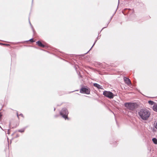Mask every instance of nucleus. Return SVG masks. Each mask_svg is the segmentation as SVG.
I'll list each match as a JSON object with an SVG mask.
<instances>
[{"label":"nucleus","instance_id":"1","mask_svg":"<svg viewBox=\"0 0 157 157\" xmlns=\"http://www.w3.org/2000/svg\"><path fill=\"white\" fill-rule=\"evenodd\" d=\"M138 114L140 118H149L150 112L147 109H141L138 112Z\"/></svg>","mask_w":157,"mask_h":157},{"label":"nucleus","instance_id":"2","mask_svg":"<svg viewBox=\"0 0 157 157\" xmlns=\"http://www.w3.org/2000/svg\"><path fill=\"white\" fill-rule=\"evenodd\" d=\"M124 105L127 109L131 111L134 110L137 108L138 106L137 104L134 102H126Z\"/></svg>","mask_w":157,"mask_h":157},{"label":"nucleus","instance_id":"3","mask_svg":"<svg viewBox=\"0 0 157 157\" xmlns=\"http://www.w3.org/2000/svg\"><path fill=\"white\" fill-rule=\"evenodd\" d=\"M68 112L66 108H64L62 109L60 112V114L63 118H68Z\"/></svg>","mask_w":157,"mask_h":157},{"label":"nucleus","instance_id":"4","mask_svg":"<svg viewBox=\"0 0 157 157\" xmlns=\"http://www.w3.org/2000/svg\"><path fill=\"white\" fill-rule=\"evenodd\" d=\"M90 89L87 87H82L80 90V92L82 94H90Z\"/></svg>","mask_w":157,"mask_h":157},{"label":"nucleus","instance_id":"5","mask_svg":"<svg viewBox=\"0 0 157 157\" xmlns=\"http://www.w3.org/2000/svg\"><path fill=\"white\" fill-rule=\"evenodd\" d=\"M103 94L110 99L113 98L114 96L112 92L106 91H104L103 92Z\"/></svg>","mask_w":157,"mask_h":157},{"label":"nucleus","instance_id":"6","mask_svg":"<svg viewBox=\"0 0 157 157\" xmlns=\"http://www.w3.org/2000/svg\"><path fill=\"white\" fill-rule=\"evenodd\" d=\"M18 125V122L13 121H10L9 123V126L12 128H15Z\"/></svg>","mask_w":157,"mask_h":157},{"label":"nucleus","instance_id":"7","mask_svg":"<svg viewBox=\"0 0 157 157\" xmlns=\"http://www.w3.org/2000/svg\"><path fill=\"white\" fill-rule=\"evenodd\" d=\"M124 79L125 83L128 85H129L131 84V82L129 79L126 77H124Z\"/></svg>","mask_w":157,"mask_h":157},{"label":"nucleus","instance_id":"8","mask_svg":"<svg viewBox=\"0 0 157 157\" xmlns=\"http://www.w3.org/2000/svg\"><path fill=\"white\" fill-rule=\"evenodd\" d=\"M36 43L39 46L44 48L45 47V45L42 44L41 42L40 41H38L36 42Z\"/></svg>","mask_w":157,"mask_h":157},{"label":"nucleus","instance_id":"9","mask_svg":"<svg viewBox=\"0 0 157 157\" xmlns=\"http://www.w3.org/2000/svg\"><path fill=\"white\" fill-rule=\"evenodd\" d=\"M93 86H94L96 87L97 88H98V89H102V86H101L100 85L98 84V83H94V84Z\"/></svg>","mask_w":157,"mask_h":157},{"label":"nucleus","instance_id":"10","mask_svg":"<svg viewBox=\"0 0 157 157\" xmlns=\"http://www.w3.org/2000/svg\"><path fill=\"white\" fill-rule=\"evenodd\" d=\"M153 109L155 111L157 112V104H155L153 106Z\"/></svg>","mask_w":157,"mask_h":157},{"label":"nucleus","instance_id":"11","mask_svg":"<svg viewBox=\"0 0 157 157\" xmlns=\"http://www.w3.org/2000/svg\"><path fill=\"white\" fill-rule=\"evenodd\" d=\"M152 141L155 144H157V139L155 138H153L152 139Z\"/></svg>","mask_w":157,"mask_h":157},{"label":"nucleus","instance_id":"12","mask_svg":"<svg viewBox=\"0 0 157 157\" xmlns=\"http://www.w3.org/2000/svg\"><path fill=\"white\" fill-rule=\"evenodd\" d=\"M148 103H149V104L151 105H154V104H156L155 102H154V101H151V100H150V101H148Z\"/></svg>","mask_w":157,"mask_h":157},{"label":"nucleus","instance_id":"13","mask_svg":"<svg viewBox=\"0 0 157 157\" xmlns=\"http://www.w3.org/2000/svg\"><path fill=\"white\" fill-rule=\"evenodd\" d=\"M25 129V128H22L20 130H18V132H24Z\"/></svg>","mask_w":157,"mask_h":157},{"label":"nucleus","instance_id":"14","mask_svg":"<svg viewBox=\"0 0 157 157\" xmlns=\"http://www.w3.org/2000/svg\"><path fill=\"white\" fill-rule=\"evenodd\" d=\"M29 24H30V25H31V27L32 28V29H33V31L34 32V29H33V26H32V24H31V22H30V20H29Z\"/></svg>","mask_w":157,"mask_h":157},{"label":"nucleus","instance_id":"15","mask_svg":"<svg viewBox=\"0 0 157 157\" xmlns=\"http://www.w3.org/2000/svg\"><path fill=\"white\" fill-rule=\"evenodd\" d=\"M148 118H141L142 120L141 121H145L147 120Z\"/></svg>","mask_w":157,"mask_h":157},{"label":"nucleus","instance_id":"16","mask_svg":"<svg viewBox=\"0 0 157 157\" xmlns=\"http://www.w3.org/2000/svg\"><path fill=\"white\" fill-rule=\"evenodd\" d=\"M97 41V40H96L94 43V44H93V45H92V47H91V48L90 49V50L93 47V46L94 45V44H95L96 42V41Z\"/></svg>","mask_w":157,"mask_h":157},{"label":"nucleus","instance_id":"17","mask_svg":"<svg viewBox=\"0 0 157 157\" xmlns=\"http://www.w3.org/2000/svg\"><path fill=\"white\" fill-rule=\"evenodd\" d=\"M0 44H2V45H6V46H8V45H9V44H3L1 43H0Z\"/></svg>","mask_w":157,"mask_h":157},{"label":"nucleus","instance_id":"18","mask_svg":"<svg viewBox=\"0 0 157 157\" xmlns=\"http://www.w3.org/2000/svg\"><path fill=\"white\" fill-rule=\"evenodd\" d=\"M29 40L30 41V42H34V41H33V39L32 38L31 39H30Z\"/></svg>","mask_w":157,"mask_h":157},{"label":"nucleus","instance_id":"19","mask_svg":"<svg viewBox=\"0 0 157 157\" xmlns=\"http://www.w3.org/2000/svg\"><path fill=\"white\" fill-rule=\"evenodd\" d=\"M19 135L18 134H17L15 137L17 138V137H19Z\"/></svg>","mask_w":157,"mask_h":157},{"label":"nucleus","instance_id":"20","mask_svg":"<svg viewBox=\"0 0 157 157\" xmlns=\"http://www.w3.org/2000/svg\"><path fill=\"white\" fill-rule=\"evenodd\" d=\"M19 116H21V117H23V115L22 114H20L19 115Z\"/></svg>","mask_w":157,"mask_h":157},{"label":"nucleus","instance_id":"21","mask_svg":"<svg viewBox=\"0 0 157 157\" xmlns=\"http://www.w3.org/2000/svg\"><path fill=\"white\" fill-rule=\"evenodd\" d=\"M9 131H10V129H8V134H10Z\"/></svg>","mask_w":157,"mask_h":157},{"label":"nucleus","instance_id":"22","mask_svg":"<svg viewBox=\"0 0 157 157\" xmlns=\"http://www.w3.org/2000/svg\"><path fill=\"white\" fill-rule=\"evenodd\" d=\"M115 119H115V121H116V123H117V125H118V123H117V120L116 118H115Z\"/></svg>","mask_w":157,"mask_h":157},{"label":"nucleus","instance_id":"23","mask_svg":"<svg viewBox=\"0 0 157 157\" xmlns=\"http://www.w3.org/2000/svg\"><path fill=\"white\" fill-rule=\"evenodd\" d=\"M64 119L65 120H69L70 118H64Z\"/></svg>","mask_w":157,"mask_h":157},{"label":"nucleus","instance_id":"24","mask_svg":"<svg viewBox=\"0 0 157 157\" xmlns=\"http://www.w3.org/2000/svg\"><path fill=\"white\" fill-rule=\"evenodd\" d=\"M155 128L157 129V123L156 124V125L155 126Z\"/></svg>","mask_w":157,"mask_h":157},{"label":"nucleus","instance_id":"25","mask_svg":"<svg viewBox=\"0 0 157 157\" xmlns=\"http://www.w3.org/2000/svg\"><path fill=\"white\" fill-rule=\"evenodd\" d=\"M2 116V115L1 113H0V118H1V117Z\"/></svg>","mask_w":157,"mask_h":157},{"label":"nucleus","instance_id":"26","mask_svg":"<svg viewBox=\"0 0 157 157\" xmlns=\"http://www.w3.org/2000/svg\"><path fill=\"white\" fill-rule=\"evenodd\" d=\"M17 116L18 117H19V115L17 113Z\"/></svg>","mask_w":157,"mask_h":157},{"label":"nucleus","instance_id":"27","mask_svg":"<svg viewBox=\"0 0 157 157\" xmlns=\"http://www.w3.org/2000/svg\"><path fill=\"white\" fill-rule=\"evenodd\" d=\"M106 27H103V28L102 29H101V31L102 30V29H104V28H106Z\"/></svg>","mask_w":157,"mask_h":157},{"label":"nucleus","instance_id":"28","mask_svg":"<svg viewBox=\"0 0 157 157\" xmlns=\"http://www.w3.org/2000/svg\"><path fill=\"white\" fill-rule=\"evenodd\" d=\"M75 69L76 70V69H77V67L76 66H75Z\"/></svg>","mask_w":157,"mask_h":157},{"label":"nucleus","instance_id":"29","mask_svg":"<svg viewBox=\"0 0 157 157\" xmlns=\"http://www.w3.org/2000/svg\"><path fill=\"white\" fill-rule=\"evenodd\" d=\"M108 24H109V23L108 24H107V25H108Z\"/></svg>","mask_w":157,"mask_h":157},{"label":"nucleus","instance_id":"30","mask_svg":"<svg viewBox=\"0 0 157 157\" xmlns=\"http://www.w3.org/2000/svg\"><path fill=\"white\" fill-rule=\"evenodd\" d=\"M1 119L2 118H0V121H1Z\"/></svg>","mask_w":157,"mask_h":157},{"label":"nucleus","instance_id":"31","mask_svg":"<svg viewBox=\"0 0 157 157\" xmlns=\"http://www.w3.org/2000/svg\"><path fill=\"white\" fill-rule=\"evenodd\" d=\"M98 37H97V39H98Z\"/></svg>","mask_w":157,"mask_h":157}]
</instances>
